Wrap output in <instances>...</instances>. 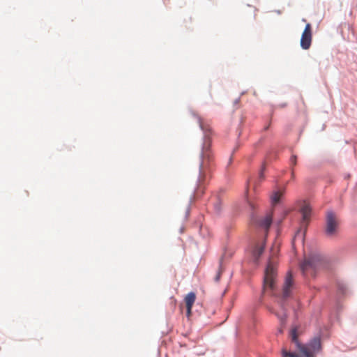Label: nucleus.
<instances>
[{"mask_svg":"<svg viewBox=\"0 0 357 357\" xmlns=\"http://www.w3.org/2000/svg\"><path fill=\"white\" fill-rule=\"evenodd\" d=\"M312 26L310 23H307L302 33L300 45L303 50H308L312 44Z\"/></svg>","mask_w":357,"mask_h":357,"instance_id":"nucleus-8","label":"nucleus"},{"mask_svg":"<svg viewBox=\"0 0 357 357\" xmlns=\"http://www.w3.org/2000/svg\"><path fill=\"white\" fill-rule=\"evenodd\" d=\"M301 227L297 230L294 235L293 238L294 243L295 242H300L301 243L304 242L307 225L310 219L311 209L307 205H305L301 208Z\"/></svg>","mask_w":357,"mask_h":357,"instance_id":"nucleus-5","label":"nucleus"},{"mask_svg":"<svg viewBox=\"0 0 357 357\" xmlns=\"http://www.w3.org/2000/svg\"><path fill=\"white\" fill-rule=\"evenodd\" d=\"M197 122L199 128L203 132V142L202 144L201 151L199 153V161L198 168L195 174V186L193 192L190 197L189 203L185 211V219L190 215L192 202L197 198H199L204 192V187L208 183L211 176V155L210 153V128L205 127L202 123L200 117H197Z\"/></svg>","mask_w":357,"mask_h":357,"instance_id":"nucleus-2","label":"nucleus"},{"mask_svg":"<svg viewBox=\"0 0 357 357\" xmlns=\"http://www.w3.org/2000/svg\"><path fill=\"white\" fill-rule=\"evenodd\" d=\"M241 131H239V132H238V137L241 135Z\"/></svg>","mask_w":357,"mask_h":357,"instance_id":"nucleus-29","label":"nucleus"},{"mask_svg":"<svg viewBox=\"0 0 357 357\" xmlns=\"http://www.w3.org/2000/svg\"><path fill=\"white\" fill-rule=\"evenodd\" d=\"M338 223L332 211L326 213L325 233L327 236H334L337 231Z\"/></svg>","mask_w":357,"mask_h":357,"instance_id":"nucleus-6","label":"nucleus"},{"mask_svg":"<svg viewBox=\"0 0 357 357\" xmlns=\"http://www.w3.org/2000/svg\"><path fill=\"white\" fill-rule=\"evenodd\" d=\"M240 146V144H237V145L236 146V147L234 149L232 153H231V155L229 159V162H228V164H227V169L228 168L229 165H230L233 161V155L234 153L238 149Z\"/></svg>","mask_w":357,"mask_h":357,"instance_id":"nucleus-18","label":"nucleus"},{"mask_svg":"<svg viewBox=\"0 0 357 357\" xmlns=\"http://www.w3.org/2000/svg\"><path fill=\"white\" fill-rule=\"evenodd\" d=\"M265 169H266V162L264 161L262 162L261 167L260 171L259 172V177L260 180H262V179L264 178V172Z\"/></svg>","mask_w":357,"mask_h":357,"instance_id":"nucleus-15","label":"nucleus"},{"mask_svg":"<svg viewBox=\"0 0 357 357\" xmlns=\"http://www.w3.org/2000/svg\"><path fill=\"white\" fill-rule=\"evenodd\" d=\"M297 164V155H292L289 159V165L291 167H294Z\"/></svg>","mask_w":357,"mask_h":357,"instance_id":"nucleus-16","label":"nucleus"},{"mask_svg":"<svg viewBox=\"0 0 357 357\" xmlns=\"http://www.w3.org/2000/svg\"><path fill=\"white\" fill-rule=\"evenodd\" d=\"M240 146V144H237V145L236 146V147L234 149L232 153H231V155L229 159V162H228V164H227V169L228 168L229 165H230L233 161V155L234 153L238 149Z\"/></svg>","mask_w":357,"mask_h":357,"instance_id":"nucleus-17","label":"nucleus"},{"mask_svg":"<svg viewBox=\"0 0 357 357\" xmlns=\"http://www.w3.org/2000/svg\"><path fill=\"white\" fill-rule=\"evenodd\" d=\"M250 207H251V208H252V210H254V209H255V206H254V204H253L252 203H250Z\"/></svg>","mask_w":357,"mask_h":357,"instance_id":"nucleus-23","label":"nucleus"},{"mask_svg":"<svg viewBox=\"0 0 357 357\" xmlns=\"http://www.w3.org/2000/svg\"><path fill=\"white\" fill-rule=\"evenodd\" d=\"M192 114L193 116H196V114L194 112H192Z\"/></svg>","mask_w":357,"mask_h":357,"instance_id":"nucleus-30","label":"nucleus"},{"mask_svg":"<svg viewBox=\"0 0 357 357\" xmlns=\"http://www.w3.org/2000/svg\"><path fill=\"white\" fill-rule=\"evenodd\" d=\"M328 266L327 259L317 251L310 252L300 263V270L306 280L314 278L320 270L327 268Z\"/></svg>","mask_w":357,"mask_h":357,"instance_id":"nucleus-4","label":"nucleus"},{"mask_svg":"<svg viewBox=\"0 0 357 357\" xmlns=\"http://www.w3.org/2000/svg\"><path fill=\"white\" fill-rule=\"evenodd\" d=\"M269 128V125L265 126L264 130H267Z\"/></svg>","mask_w":357,"mask_h":357,"instance_id":"nucleus-25","label":"nucleus"},{"mask_svg":"<svg viewBox=\"0 0 357 357\" xmlns=\"http://www.w3.org/2000/svg\"><path fill=\"white\" fill-rule=\"evenodd\" d=\"M289 337L291 340V342L294 344H295L296 348L300 351L301 354H303V357H310L309 353L307 351L306 348L305 347L304 344H302L298 338V328L294 327L291 329L290 333H289Z\"/></svg>","mask_w":357,"mask_h":357,"instance_id":"nucleus-9","label":"nucleus"},{"mask_svg":"<svg viewBox=\"0 0 357 357\" xmlns=\"http://www.w3.org/2000/svg\"><path fill=\"white\" fill-rule=\"evenodd\" d=\"M281 355L282 357H303V355H299L295 352L288 351L287 348L283 347L281 351Z\"/></svg>","mask_w":357,"mask_h":357,"instance_id":"nucleus-13","label":"nucleus"},{"mask_svg":"<svg viewBox=\"0 0 357 357\" xmlns=\"http://www.w3.org/2000/svg\"><path fill=\"white\" fill-rule=\"evenodd\" d=\"M275 278L276 263L269 257L264 268L262 294L268 291L276 298L278 303L282 310V313L275 312V314L279 319L281 326H284L286 324L288 317V309L292 308L296 312V307L298 306L299 303L293 294L295 283L291 272L289 271L287 273L284 282L280 290L278 289L276 287Z\"/></svg>","mask_w":357,"mask_h":357,"instance_id":"nucleus-1","label":"nucleus"},{"mask_svg":"<svg viewBox=\"0 0 357 357\" xmlns=\"http://www.w3.org/2000/svg\"><path fill=\"white\" fill-rule=\"evenodd\" d=\"M304 346L310 357H316V354L322 350L321 337L319 336L314 337Z\"/></svg>","mask_w":357,"mask_h":357,"instance_id":"nucleus-7","label":"nucleus"},{"mask_svg":"<svg viewBox=\"0 0 357 357\" xmlns=\"http://www.w3.org/2000/svg\"><path fill=\"white\" fill-rule=\"evenodd\" d=\"M286 187L278 186L277 189L273 191L271 196V201L273 204H277L280 202V198L284 195Z\"/></svg>","mask_w":357,"mask_h":357,"instance_id":"nucleus-11","label":"nucleus"},{"mask_svg":"<svg viewBox=\"0 0 357 357\" xmlns=\"http://www.w3.org/2000/svg\"><path fill=\"white\" fill-rule=\"evenodd\" d=\"M347 288L344 283L341 282H337V301L335 302V308L336 312H339L342 308L340 303H339V299L341 296L345 295L347 294Z\"/></svg>","mask_w":357,"mask_h":357,"instance_id":"nucleus-10","label":"nucleus"},{"mask_svg":"<svg viewBox=\"0 0 357 357\" xmlns=\"http://www.w3.org/2000/svg\"><path fill=\"white\" fill-rule=\"evenodd\" d=\"M196 299V294L193 291L189 292L184 298L186 308H192L193 304Z\"/></svg>","mask_w":357,"mask_h":357,"instance_id":"nucleus-12","label":"nucleus"},{"mask_svg":"<svg viewBox=\"0 0 357 357\" xmlns=\"http://www.w3.org/2000/svg\"><path fill=\"white\" fill-rule=\"evenodd\" d=\"M214 208H215V211H216L217 213H220V209H221V208H220V204L217 203V204L215 205Z\"/></svg>","mask_w":357,"mask_h":357,"instance_id":"nucleus-19","label":"nucleus"},{"mask_svg":"<svg viewBox=\"0 0 357 357\" xmlns=\"http://www.w3.org/2000/svg\"><path fill=\"white\" fill-rule=\"evenodd\" d=\"M186 311L187 316L190 317L192 313V308H189V310L188 308H186Z\"/></svg>","mask_w":357,"mask_h":357,"instance_id":"nucleus-20","label":"nucleus"},{"mask_svg":"<svg viewBox=\"0 0 357 357\" xmlns=\"http://www.w3.org/2000/svg\"><path fill=\"white\" fill-rule=\"evenodd\" d=\"M286 105H287V104H286V103H282V104L280 105V106L281 107H286Z\"/></svg>","mask_w":357,"mask_h":357,"instance_id":"nucleus-24","label":"nucleus"},{"mask_svg":"<svg viewBox=\"0 0 357 357\" xmlns=\"http://www.w3.org/2000/svg\"><path fill=\"white\" fill-rule=\"evenodd\" d=\"M291 176H292L293 178H294V172H293V171L291 172Z\"/></svg>","mask_w":357,"mask_h":357,"instance_id":"nucleus-28","label":"nucleus"},{"mask_svg":"<svg viewBox=\"0 0 357 357\" xmlns=\"http://www.w3.org/2000/svg\"><path fill=\"white\" fill-rule=\"evenodd\" d=\"M252 158H253V155H251V156L248 157V160L249 162H251V161H252Z\"/></svg>","mask_w":357,"mask_h":357,"instance_id":"nucleus-22","label":"nucleus"},{"mask_svg":"<svg viewBox=\"0 0 357 357\" xmlns=\"http://www.w3.org/2000/svg\"><path fill=\"white\" fill-rule=\"evenodd\" d=\"M278 332H279L280 333H283V330H282V328H280V329H279Z\"/></svg>","mask_w":357,"mask_h":357,"instance_id":"nucleus-26","label":"nucleus"},{"mask_svg":"<svg viewBox=\"0 0 357 357\" xmlns=\"http://www.w3.org/2000/svg\"><path fill=\"white\" fill-rule=\"evenodd\" d=\"M276 12H277L278 14H280V13H281V11H280V10H276Z\"/></svg>","mask_w":357,"mask_h":357,"instance_id":"nucleus-27","label":"nucleus"},{"mask_svg":"<svg viewBox=\"0 0 357 357\" xmlns=\"http://www.w3.org/2000/svg\"><path fill=\"white\" fill-rule=\"evenodd\" d=\"M219 270L215 277V281L216 282H219L220 280V278H221V275H222V259H221L220 261V263H219Z\"/></svg>","mask_w":357,"mask_h":357,"instance_id":"nucleus-14","label":"nucleus"},{"mask_svg":"<svg viewBox=\"0 0 357 357\" xmlns=\"http://www.w3.org/2000/svg\"><path fill=\"white\" fill-rule=\"evenodd\" d=\"M240 102V98H236V99L234 100V105H237V104H238V102Z\"/></svg>","mask_w":357,"mask_h":357,"instance_id":"nucleus-21","label":"nucleus"},{"mask_svg":"<svg viewBox=\"0 0 357 357\" xmlns=\"http://www.w3.org/2000/svg\"><path fill=\"white\" fill-rule=\"evenodd\" d=\"M250 221L253 225L264 230L263 236L259 240H253L250 244V251L252 261L257 266L260 264V258L266 249L267 231L272 224V218L267 215L261 220H259L254 213H252Z\"/></svg>","mask_w":357,"mask_h":357,"instance_id":"nucleus-3","label":"nucleus"}]
</instances>
